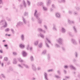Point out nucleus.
Instances as JSON below:
<instances>
[{
    "label": "nucleus",
    "mask_w": 80,
    "mask_h": 80,
    "mask_svg": "<svg viewBox=\"0 0 80 80\" xmlns=\"http://www.w3.org/2000/svg\"><path fill=\"white\" fill-rule=\"evenodd\" d=\"M34 17H35L36 18H38L41 15L40 13L38 12V11L37 10H35V11H34Z\"/></svg>",
    "instance_id": "f257e3e1"
},
{
    "label": "nucleus",
    "mask_w": 80,
    "mask_h": 80,
    "mask_svg": "<svg viewBox=\"0 0 80 80\" xmlns=\"http://www.w3.org/2000/svg\"><path fill=\"white\" fill-rule=\"evenodd\" d=\"M56 42L59 43L60 45H63V39L61 38H59L56 40Z\"/></svg>",
    "instance_id": "f03ea898"
},
{
    "label": "nucleus",
    "mask_w": 80,
    "mask_h": 80,
    "mask_svg": "<svg viewBox=\"0 0 80 80\" xmlns=\"http://www.w3.org/2000/svg\"><path fill=\"white\" fill-rule=\"evenodd\" d=\"M0 25H4V27H7V22L4 20H2L0 22Z\"/></svg>",
    "instance_id": "7ed1b4c3"
},
{
    "label": "nucleus",
    "mask_w": 80,
    "mask_h": 80,
    "mask_svg": "<svg viewBox=\"0 0 80 80\" xmlns=\"http://www.w3.org/2000/svg\"><path fill=\"white\" fill-rule=\"evenodd\" d=\"M23 22H18L16 25V27L17 28H19V27H22V25H23Z\"/></svg>",
    "instance_id": "20e7f679"
},
{
    "label": "nucleus",
    "mask_w": 80,
    "mask_h": 80,
    "mask_svg": "<svg viewBox=\"0 0 80 80\" xmlns=\"http://www.w3.org/2000/svg\"><path fill=\"white\" fill-rule=\"evenodd\" d=\"M23 7H24L25 8H26V7H27V5H26V3H25V1H23V2H22V4L20 5V8H22Z\"/></svg>",
    "instance_id": "39448f33"
},
{
    "label": "nucleus",
    "mask_w": 80,
    "mask_h": 80,
    "mask_svg": "<svg viewBox=\"0 0 80 80\" xmlns=\"http://www.w3.org/2000/svg\"><path fill=\"white\" fill-rule=\"evenodd\" d=\"M18 66L19 67H20V68H23V66H24V67H26V68H29V67H28V65H27L25 64H22L21 65L20 64H19Z\"/></svg>",
    "instance_id": "423d86ee"
},
{
    "label": "nucleus",
    "mask_w": 80,
    "mask_h": 80,
    "mask_svg": "<svg viewBox=\"0 0 80 80\" xmlns=\"http://www.w3.org/2000/svg\"><path fill=\"white\" fill-rule=\"evenodd\" d=\"M37 19V22L39 24H40L41 23H42V19L38 17L36 18Z\"/></svg>",
    "instance_id": "0eeeda50"
},
{
    "label": "nucleus",
    "mask_w": 80,
    "mask_h": 80,
    "mask_svg": "<svg viewBox=\"0 0 80 80\" xmlns=\"http://www.w3.org/2000/svg\"><path fill=\"white\" fill-rule=\"evenodd\" d=\"M20 38L22 41H24L25 40V35L24 34H22L20 36Z\"/></svg>",
    "instance_id": "6e6552de"
},
{
    "label": "nucleus",
    "mask_w": 80,
    "mask_h": 80,
    "mask_svg": "<svg viewBox=\"0 0 80 80\" xmlns=\"http://www.w3.org/2000/svg\"><path fill=\"white\" fill-rule=\"evenodd\" d=\"M71 42L74 45H77V42H76V41H75V40L74 39L72 38L71 39Z\"/></svg>",
    "instance_id": "1a4fd4ad"
},
{
    "label": "nucleus",
    "mask_w": 80,
    "mask_h": 80,
    "mask_svg": "<svg viewBox=\"0 0 80 80\" xmlns=\"http://www.w3.org/2000/svg\"><path fill=\"white\" fill-rule=\"evenodd\" d=\"M32 68L33 71H36V70H37L35 66V65L33 64H32Z\"/></svg>",
    "instance_id": "9d476101"
},
{
    "label": "nucleus",
    "mask_w": 80,
    "mask_h": 80,
    "mask_svg": "<svg viewBox=\"0 0 80 80\" xmlns=\"http://www.w3.org/2000/svg\"><path fill=\"white\" fill-rule=\"evenodd\" d=\"M51 3H52V1L50 0H47L46 3L48 6H50Z\"/></svg>",
    "instance_id": "9b49d317"
},
{
    "label": "nucleus",
    "mask_w": 80,
    "mask_h": 80,
    "mask_svg": "<svg viewBox=\"0 0 80 80\" xmlns=\"http://www.w3.org/2000/svg\"><path fill=\"white\" fill-rule=\"evenodd\" d=\"M44 76L46 80H48V77H47V73L45 72H44Z\"/></svg>",
    "instance_id": "f8f14e48"
},
{
    "label": "nucleus",
    "mask_w": 80,
    "mask_h": 80,
    "mask_svg": "<svg viewBox=\"0 0 80 80\" xmlns=\"http://www.w3.org/2000/svg\"><path fill=\"white\" fill-rule=\"evenodd\" d=\"M27 49L28 50L29 49L30 51H32V47H29V44H28L27 46Z\"/></svg>",
    "instance_id": "ddd939ff"
},
{
    "label": "nucleus",
    "mask_w": 80,
    "mask_h": 80,
    "mask_svg": "<svg viewBox=\"0 0 80 80\" xmlns=\"http://www.w3.org/2000/svg\"><path fill=\"white\" fill-rule=\"evenodd\" d=\"M66 31V30L65 28H62L61 31V32H62V33H65Z\"/></svg>",
    "instance_id": "4468645a"
},
{
    "label": "nucleus",
    "mask_w": 80,
    "mask_h": 80,
    "mask_svg": "<svg viewBox=\"0 0 80 80\" xmlns=\"http://www.w3.org/2000/svg\"><path fill=\"white\" fill-rule=\"evenodd\" d=\"M52 30L54 31H57V28H56V24H53V27L52 28Z\"/></svg>",
    "instance_id": "2eb2a0df"
},
{
    "label": "nucleus",
    "mask_w": 80,
    "mask_h": 80,
    "mask_svg": "<svg viewBox=\"0 0 80 80\" xmlns=\"http://www.w3.org/2000/svg\"><path fill=\"white\" fill-rule=\"evenodd\" d=\"M44 3L43 2H38L37 4L38 6H41Z\"/></svg>",
    "instance_id": "dca6fc26"
},
{
    "label": "nucleus",
    "mask_w": 80,
    "mask_h": 80,
    "mask_svg": "<svg viewBox=\"0 0 80 80\" xmlns=\"http://www.w3.org/2000/svg\"><path fill=\"white\" fill-rule=\"evenodd\" d=\"M38 30L39 32H43V33H45V30H43L42 28H38Z\"/></svg>",
    "instance_id": "f3484780"
},
{
    "label": "nucleus",
    "mask_w": 80,
    "mask_h": 80,
    "mask_svg": "<svg viewBox=\"0 0 80 80\" xmlns=\"http://www.w3.org/2000/svg\"><path fill=\"white\" fill-rule=\"evenodd\" d=\"M22 53V55L23 56V57H26V56H27V52H25L23 51Z\"/></svg>",
    "instance_id": "a211bd4d"
},
{
    "label": "nucleus",
    "mask_w": 80,
    "mask_h": 80,
    "mask_svg": "<svg viewBox=\"0 0 80 80\" xmlns=\"http://www.w3.org/2000/svg\"><path fill=\"white\" fill-rule=\"evenodd\" d=\"M68 22L69 24H72V23H75L74 21H71L69 19L68 20Z\"/></svg>",
    "instance_id": "6ab92c4d"
},
{
    "label": "nucleus",
    "mask_w": 80,
    "mask_h": 80,
    "mask_svg": "<svg viewBox=\"0 0 80 80\" xmlns=\"http://www.w3.org/2000/svg\"><path fill=\"white\" fill-rule=\"evenodd\" d=\"M22 20L23 21V24L24 25H26V24H27V21H26V20H25V18H22Z\"/></svg>",
    "instance_id": "aec40b11"
},
{
    "label": "nucleus",
    "mask_w": 80,
    "mask_h": 80,
    "mask_svg": "<svg viewBox=\"0 0 80 80\" xmlns=\"http://www.w3.org/2000/svg\"><path fill=\"white\" fill-rule=\"evenodd\" d=\"M46 41H47V42H48V43H51V44L52 45H53V44H52V43H51V41H50V40H49L48 38H46Z\"/></svg>",
    "instance_id": "412c9836"
},
{
    "label": "nucleus",
    "mask_w": 80,
    "mask_h": 80,
    "mask_svg": "<svg viewBox=\"0 0 80 80\" xmlns=\"http://www.w3.org/2000/svg\"><path fill=\"white\" fill-rule=\"evenodd\" d=\"M73 30L75 32V33H77V30L75 26L73 27Z\"/></svg>",
    "instance_id": "4be33fe9"
},
{
    "label": "nucleus",
    "mask_w": 80,
    "mask_h": 80,
    "mask_svg": "<svg viewBox=\"0 0 80 80\" xmlns=\"http://www.w3.org/2000/svg\"><path fill=\"white\" fill-rule=\"evenodd\" d=\"M56 17L57 18H60V14L59 13H57L56 14Z\"/></svg>",
    "instance_id": "5701e85b"
},
{
    "label": "nucleus",
    "mask_w": 80,
    "mask_h": 80,
    "mask_svg": "<svg viewBox=\"0 0 80 80\" xmlns=\"http://www.w3.org/2000/svg\"><path fill=\"white\" fill-rule=\"evenodd\" d=\"M70 68H72V69L74 70H76V68H75L72 65H71L70 66Z\"/></svg>",
    "instance_id": "b1692460"
},
{
    "label": "nucleus",
    "mask_w": 80,
    "mask_h": 80,
    "mask_svg": "<svg viewBox=\"0 0 80 80\" xmlns=\"http://www.w3.org/2000/svg\"><path fill=\"white\" fill-rule=\"evenodd\" d=\"M43 10H44V11H47L48 8L46 7L43 6Z\"/></svg>",
    "instance_id": "393cba45"
},
{
    "label": "nucleus",
    "mask_w": 80,
    "mask_h": 80,
    "mask_svg": "<svg viewBox=\"0 0 80 80\" xmlns=\"http://www.w3.org/2000/svg\"><path fill=\"white\" fill-rule=\"evenodd\" d=\"M19 47L21 48H25V46L22 44H21L20 45Z\"/></svg>",
    "instance_id": "a878e982"
},
{
    "label": "nucleus",
    "mask_w": 80,
    "mask_h": 80,
    "mask_svg": "<svg viewBox=\"0 0 80 80\" xmlns=\"http://www.w3.org/2000/svg\"><path fill=\"white\" fill-rule=\"evenodd\" d=\"M17 63V60H16V58H14L13 59V64H16Z\"/></svg>",
    "instance_id": "bb28decb"
},
{
    "label": "nucleus",
    "mask_w": 80,
    "mask_h": 80,
    "mask_svg": "<svg viewBox=\"0 0 80 80\" xmlns=\"http://www.w3.org/2000/svg\"><path fill=\"white\" fill-rule=\"evenodd\" d=\"M34 43L35 45L36 46H37L38 45V41L37 40L35 41L34 42Z\"/></svg>",
    "instance_id": "cd10ccee"
},
{
    "label": "nucleus",
    "mask_w": 80,
    "mask_h": 80,
    "mask_svg": "<svg viewBox=\"0 0 80 80\" xmlns=\"http://www.w3.org/2000/svg\"><path fill=\"white\" fill-rule=\"evenodd\" d=\"M30 59L32 62H33V60H34L33 57V56H31L30 57Z\"/></svg>",
    "instance_id": "c85d7f7f"
},
{
    "label": "nucleus",
    "mask_w": 80,
    "mask_h": 80,
    "mask_svg": "<svg viewBox=\"0 0 80 80\" xmlns=\"http://www.w3.org/2000/svg\"><path fill=\"white\" fill-rule=\"evenodd\" d=\"M68 35H70V36L72 37H73L74 36V35L73 34H72V33H71L70 32H68Z\"/></svg>",
    "instance_id": "c756f323"
},
{
    "label": "nucleus",
    "mask_w": 80,
    "mask_h": 80,
    "mask_svg": "<svg viewBox=\"0 0 80 80\" xmlns=\"http://www.w3.org/2000/svg\"><path fill=\"white\" fill-rule=\"evenodd\" d=\"M55 46L56 47H57V48H59V47H60V45H59L57 43L55 44Z\"/></svg>",
    "instance_id": "7c9ffc66"
},
{
    "label": "nucleus",
    "mask_w": 80,
    "mask_h": 80,
    "mask_svg": "<svg viewBox=\"0 0 80 80\" xmlns=\"http://www.w3.org/2000/svg\"><path fill=\"white\" fill-rule=\"evenodd\" d=\"M27 3L28 5V6H30V5L31 3L30 2V1L27 0Z\"/></svg>",
    "instance_id": "2f4dec72"
},
{
    "label": "nucleus",
    "mask_w": 80,
    "mask_h": 80,
    "mask_svg": "<svg viewBox=\"0 0 80 80\" xmlns=\"http://www.w3.org/2000/svg\"><path fill=\"white\" fill-rule=\"evenodd\" d=\"M42 46H43V44H42V43L41 42L38 45V46L39 48H42Z\"/></svg>",
    "instance_id": "473e14b6"
},
{
    "label": "nucleus",
    "mask_w": 80,
    "mask_h": 80,
    "mask_svg": "<svg viewBox=\"0 0 80 80\" xmlns=\"http://www.w3.org/2000/svg\"><path fill=\"white\" fill-rule=\"evenodd\" d=\"M45 45L46 47H47L48 48H49L50 47V46H49V45L48 44V43H47V42H46V41H45Z\"/></svg>",
    "instance_id": "72a5a7b5"
},
{
    "label": "nucleus",
    "mask_w": 80,
    "mask_h": 80,
    "mask_svg": "<svg viewBox=\"0 0 80 80\" xmlns=\"http://www.w3.org/2000/svg\"><path fill=\"white\" fill-rule=\"evenodd\" d=\"M40 36L41 38H44V35H43L41 33L40 34Z\"/></svg>",
    "instance_id": "f704fd0d"
},
{
    "label": "nucleus",
    "mask_w": 80,
    "mask_h": 80,
    "mask_svg": "<svg viewBox=\"0 0 80 80\" xmlns=\"http://www.w3.org/2000/svg\"><path fill=\"white\" fill-rule=\"evenodd\" d=\"M42 53L43 55H45V53H46V50H43V51L42 52Z\"/></svg>",
    "instance_id": "c9c22d12"
},
{
    "label": "nucleus",
    "mask_w": 80,
    "mask_h": 80,
    "mask_svg": "<svg viewBox=\"0 0 80 80\" xmlns=\"http://www.w3.org/2000/svg\"><path fill=\"white\" fill-rule=\"evenodd\" d=\"M74 54L75 55V56L76 58L78 57V53H77V52H75L74 53Z\"/></svg>",
    "instance_id": "e433bc0d"
},
{
    "label": "nucleus",
    "mask_w": 80,
    "mask_h": 80,
    "mask_svg": "<svg viewBox=\"0 0 80 80\" xmlns=\"http://www.w3.org/2000/svg\"><path fill=\"white\" fill-rule=\"evenodd\" d=\"M57 72L58 75H61V72H60V71L59 70H58L57 71Z\"/></svg>",
    "instance_id": "4c0bfd02"
},
{
    "label": "nucleus",
    "mask_w": 80,
    "mask_h": 80,
    "mask_svg": "<svg viewBox=\"0 0 80 80\" xmlns=\"http://www.w3.org/2000/svg\"><path fill=\"white\" fill-rule=\"evenodd\" d=\"M11 70V71H12L13 70V68H12L11 67H9L8 68V70Z\"/></svg>",
    "instance_id": "58836bf2"
},
{
    "label": "nucleus",
    "mask_w": 80,
    "mask_h": 80,
    "mask_svg": "<svg viewBox=\"0 0 80 80\" xmlns=\"http://www.w3.org/2000/svg\"><path fill=\"white\" fill-rule=\"evenodd\" d=\"M24 16H27L28 15V12H25L24 14Z\"/></svg>",
    "instance_id": "ea45409f"
},
{
    "label": "nucleus",
    "mask_w": 80,
    "mask_h": 80,
    "mask_svg": "<svg viewBox=\"0 0 80 80\" xmlns=\"http://www.w3.org/2000/svg\"><path fill=\"white\" fill-rule=\"evenodd\" d=\"M52 7L53 8H55V5L54 4H52Z\"/></svg>",
    "instance_id": "a19ab883"
},
{
    "label": "nucleus",
    "mask_w": 80,
    "mask_h": 80,
    "mask_svg": "<svg viewBox=\"0 0 80 80\" xmlns=\"http://www.w3.org/2000/svg\"><path fill=\"white\" fill-rule=\"evenodd\" d=\"M9 30H10V29H9V28H7L5 29V32H8Z\"/></svg>",
    "instance_id": "79ce46f5"
},
{
    "label": "nucleus",
    "mask_w": 80,
    "mask_h": 80,
    "mask_svg": "<svg viewBox=\"0 0 80 80\" xmlns=\"http://www.w3.org/2000/svg\"><path fill=\"white\" fill-rule=\"evenodd\" d=\"M11 32H12V33H13V34H14V33H15V31H14V30H13V29H11Z\"/></svg>",
    "instance_id": "37998d69"
},
{
    "label": "nucleus",
    "mask_w": 80,
    "mask_h": 80,
    "mask_svg": "<svg viewBox=\"0 0 80 80\" xmlns=\"http://www.w3.org/2000/svg\"><path fill=\"white\" fill-rule=\"evenodd\" d=\"M43 27H44V28H45V30H47V26L45 25H44Z\"/></svg>",
    "instance_id": "c03bdc74"
},
{
    "label": "nucleus",
    "mask_w": 80,
    "mask_h": 80,
    "mask_svg": "<svg viewBox=\"0 0 80 80\" xmlns=\"http://www.w3.org/2000/svg\"><path fill=\"white\" fill-rule=\"evenodd\" d=\"M55 77L57 78H60V77L57 75H55Z\"/></svg>",
    "instance_id": "a18cd8bd"
},
{
    "label": "nucleus",
    "mask_w": 80,
    "mask_h": 80,
    "mask_svg": "<svg viewBox=\"0 0 80 80\" xmlns=\"http://www.w3.org/2000/svg\"><path fill=\"white\" fill-rule=\"evenodd\" d=\"M18 60L19 62H23V60H22V59H21V58H19Z\"/></svg>",
    "instance_id": "49530a36"
},
{
    "label": "nucleus",
    "mask_w": 80,
    "mask_h": 80,
    "mask_svg": "<svg viewBox=\"0 0 80 80\" xmlns=\"http://www.w3.org/2000/svg\"><path fill=\"white\" fill-rule=\"evenodd\" d=\"M37 69L38 70H41V68H40V67H38L37 68Z\"/></svg>",
    "instance_id": "de8ad7c7"
},
{
    "label": "nucleus",
    "mask_w": 80,
    "mask_h": 80,
    "mask_svg": "<svg viewBox=\"0 0 80 80\" xmlns=\"http://www.w3.org/2000/svg\"><path fill=\"white\" fill-rule=\"evenodd\" d=\"M52 71H53L52 69H49V70H48V72H52Z\"/></svg>",
    "instance_id": "09e8293b"
},
{
    "label": "nucleus",
    "mask_w": 80,
    "mask_h": 80,
    "mask_svg": "<svg viewBox=\"0 0 80 80\" xmlns=\"http://www.w3.org/2000/svg\"><path fill=\"white\" fill-rule=\"evenodd\" d=\"M64 68L65 69H66L67 68H68V66L67 65L64 66Z\"/></svg>",
    "instance_id": "8fccbe9b"
},
{
    "label": "nucleus",
    "mask_w": 80,
    "mask_h": 80,
    "mask_svg": "<svg viewBox=\"0 0 80 80\" xmlns=\"http://www.w3.org/2000/svg\"><path fill=\"white\" fill-rule=\"evenodd\" d=\"M48 60H50V55H48Z\"/></svg>",
    "instance_id": "3c124183"
},
{
    "label": "nucleus",
    "mask_w": 80,
    "mask_h": 80,
    "mask_svg": "<svg viewBox=\"0 0 80 80\" xmlns=\"http://www.w3.org/2000/svg\"><path fill=\"white\" fill-rule=\"evenodd\" d=\"M4 60L5 61H7L8 60V58L7 57H5L4 58Z\"/></svg>",
    "instance_id": "603ef678"
},
{
    "label": "nucleus",
    "mask_w": 80,
    "mask_h": 80,
    "mask_svg": "<svg viewBox=\"0 0 80 80\" xmlns=\"http://www.w3.org/2000/svg\"><path fill=\"white\" fill-rule=\"evenodd\" d=\"M13 54L14 55H17V52H13Z\"/></svg>",
    "instance_id": "864d4df0"
},
{
    "label": "nucleus",
    "mask_w": 80,
    "mask_h": 80,
    "mask_svg": "<svg viewBox=\"0 0 80 80\" xmlns=\"http://www.w3.org/2000/svg\"><path fill=\"white\" fill-rule=\"evenodd\" d=\"M75 8H76V9L78 10H79L80 9V8L78 7H75Z\"/></svg>",
    "instance_id": "5fc2aeb1"
},
{
    "label": "nucleus",
    "mask_w": 80,
    "mask_h": 80,
    "mask_svg": "<svg viewBox=\"0 0 80 80\" xmlns=\"http://www.w3.org/2000/svg\"><path fill=\"white\" fill-rule=\"evenodd\" d=\"M61 0V2L63 3H65L66 2L65 0Z\"/></svg>",
    "instance_id": "6e6d98bb"
},
{
    "label": "nucleus",
    "mask_w": 80,
    "mask_h": 80,
    "mask_svg": "<svg viewBox=\"0 0 80 80\" xmlns=\"http://www.w3.org/2000/svg\"><path fill=\"white\" fill-rule=\"evenodd\" d=\"M69 14H72V11H69Z\"/></svg>",
    "instance_id": "4d7b16f0"
},
{
    "label": "nucleus",
    "mask_w": 80,
    "mask_h": 80,
    "mask_svg": "<svg viewBox=\"0 0 80 80\" xmlns=\"http://www.w3.org/2000/svg\"><path fill=\"white\" fill-rule=\"evenodd\" d=\"M2 76L3 77V78H4L5 77V75H3V74H2Z\"/></svg>",
    "instance_id": "13d9d810"
},
{
    "label": "nucleus",
    "mask_w": 80,
    "mask_h": 80,
    "mask_svg": "<svg viewBox=\"0 0 80 80\" xmlns=\"http://www.w3.org/2000/svg\"><path fill=\"white\" fill-rule=\"evenodd\" d=\"M74 14L75 15H78V13L75 12H74Z\"/></svg>",
    "instance_id": "bf43d9fd"
},
{
    "label": "nucleus",
    "mask_w": 80,
    "mask_h": 80,
    "mask_svg": "<svg viewBox=\"0 0 80 80\" xmlns=\"http://www.w3.org/2000/svg\"><path fill=\"white\" fill-rule=\"evenodd\" d=\"M62 49L63 50H64V51L65 50V49L64 48L62 47Z\"/></svg>",
    "instance_id": "052dcab7"
},
{
    "label": "nucleus",
    "mask_w": 80,
    "mask_h": 80,
    "mask_svg": "<svg viewBox=\"0 0 80 80\" xmlns=\"http://www.w3.org/2000/svg\"><path fill=\"white\" fill-rule=\"evenodd\" d=\"M4 46L5 47H8V46L7 45V44L4 45Z\"/></svg>",
    "instance_id": "680f3d73"
},
{
    "label": "nucleus",
    "mask_w": 80,
    "mask_h": 80,
    "mask_svg": "<svg viewBox=\"0 0 80 80\" xmlns=\"http://www.w3.org/2000/svg\"><path fill=\"white\" fill-rule=\"evenodd\" d=\"M50 12H52V11H53V9H52V8H51L50 9Z\"/></svg>",
    "instance_id": "e2e57ef3"
},
{
    "label": "nucleus",
    "mask_w": 80,
    "mask_h": 80,
    "mask_svg": "<svg viewBox=\"0 0 80 80\" xmlns=\"http://www.w3.org/2000/svg\"><path fill=\"white\" fill-rule=\"evenodd\" d=\"M1 65L2 67H3V63H1Z\"/></svg>",
    "instance_id": "0e129e2a"
},
{
    "label": "nucleus",
    "mask_w": 80,
    "mask_h": 80,
    "mask_svg": "<svg viewBox=\"0 0 80 80\" xmlns=\"http://www.w3.org/2000/svg\"><path fill=\"white\" fill-rule=\"evenodd\" d=\"M64 72L65 73H67V71H65V70H64Z\"/></svg>",
    "instance_id": "69168bd1"
},
{
    "label": "nucleus",
    "mask_w": 80,
    "mask_h": 80,
    "mask_svg": "<svg viewBox=\"0 0 80 80\" xmlns=\"http://www.w3.org/2000/svg\"><path fill=\"white\" fill-rule=\"evenodd\" d=\"M2 3V0H0V4L1 3Z\"/></svg>",
    "instance_id": "338daca9"
},
{
    "label": "nucleus",
    "mask_w": 80,
    "mask_h": 80,
    "mask_svg": "<svg viewBox=\"0 0 80 80\" xmlns=\"http://www.w3.org/2000/svg\"><path fill=\"white\" fill-rule=\"evenodd\" d=\"M32 21H34V19H33V18H32Z\"/></svg>",
    "instance_id": "774afa93"
}]
</instances>
